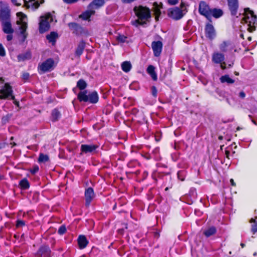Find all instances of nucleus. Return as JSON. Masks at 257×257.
<instances>
[{"mask_svg": "<svg viewBox=\"0 0 257 257\" xmlns=\"http://www.w3.org/2000/svg\"><path fill=\"white\" fill-rule=\"evenodd\" d=\"M17 15L18 16L22 15V17L21 19L17 21V24L20 25L19 30L20 35L21 36V41L24 42L28 36V33L26 32L28 28L27 23L23 20L24 18H26V16L24 15L22 13H19L17 14Z\"/></svg>", "mask_w": 257, "mask_h": 257, "instance_id": "6", "label": "nucleus"}, {"mask_svg": "<svg viewBox=\"0 0 257 257\" xmlns=\"http://www.w3.org/2000/svg\"><path fill=\"white\" fill-rule=\"evenodd\" d=\"M228 10L232 16H237L239 8L238 0H227Z\"/></svg>", "mask_w": 257, "mask_h": 257, "instance_id": "10", "label": "nucleus"}, {"mask_svg": "<svg viewBox=\"0 0 257 257\" xmlns=\"http://www.w3.org/2000/svg\"><path fill=\"white\" fill-rule=\"evenodd\" d=\"M155 68L153 65H149L147 69V72L152 77V79L154 81L157 80V75L155 72Z\"/></svg>", "mask_w": 257, "mask_h": 257, "instance_id": "25", "label": "nucleus"}, {"mask_svg": "<svg viewBox=\"0 0 257 257\" xmlns=\"http://www.w3.org/2000/svg\"><path fill=\"white\" fill-rule=\"evenodd\" d=\"M39 171V167L37 165L34 166L30 170L31 174H35Z\"/></svg>", "mask_w": 257, "mask_h": 257, "instance_id": "43", "label": "nucleus"}, {"mask_svg": "<svg viewBox=\"0 0 257 257\" xmlns=\"http://www.w3.org/2000/svg\"><path fill=\"white\" fill-rule=\"evenodd\" d=\"M85 206L88 207L92 200L95 197V194L92 188L88 187L85 189Z\"/></svg>", "mask_w": 257, "mask_h": 257, "instance_id": "13", "label": "nucleus"}, {"mask_svg": "<svg viewBox=\"0 0 257 257\" xmlns=\"http://www.w3.org/2000/svg\"><path fill=\"white\" fill-rule=\"evenodd\" d=\"M142 156H143L144 158H145L147 160L151 159L150 155L149 154H146L145 155H142Z\"/></svg>", "mask_w": 257, "mask_h": 257, "instance_id": "50", "label": "nucleus"}, {"mask_svg": "<svg viewBox=\"0 0 257 257\" xmlns=\"http://www.w3.org/2000/svg\"><path fill=\"white\" fill-rule=\"evenodd\" d=\"M220 81L222 83H226L228 84H232L234 82V80L231 78L228 75H224L219 78Z\"/></svg>", "mask_w": 257, "mask_h": 257, "instance_id": "28", "label": "nucleus"}, {"mask_svg": "<svg viewBox=\"0 0 257 257\" xmlns=\"http://www.w3.org/2000/svg\"><path fill=\"white\" fill-rule=\"evenodd\" d=\"M85 43L83 41H81L80 42L79 44L78 45L75 52V56L77 57L78 58H79L80 56L82 55V54L83 52V51L85 49Z\"/></svg>", "mask_w": 257, "mask_h": 257, "instance_id": "23", "label": "nucleus"}, {"mask_svg": "<svg viewBox=\"0 0 257 257\" xmlns=\"http://www.w3.org/2000/svg\"><path fill=\"white\" fill-rule=\"evenodd\" d=\"M68 26L72 33L76 35L82 34L84 32L82 27L76 23H69L68 24Z\"/></svg>", "mask_w": 257, "mask_h": 257, "instance_id": "14", "label": "nucleus"}, {"mask_svg": "<svg viewBox=\"0 0 257 257\" xmlns=\"http://www.w3.org/2000/svg\"><path fill=\"white\" fill-rule=\"evenodd\" d=\"M115 206H116V205H115L113 207V209H114V208H115Z\"/></svg>", "mask_w": 257, "mask_h": 257, "instance_id": "64", "label": "nucleus"}, {"mask_svg": "<svg viewBox=\"0 0 257 257\" xmlns=\"http://www.w3.org/2000/svg\"><path fill=\"white\" fill-rule=\"evenodd\" d=\"M0 80L2 81V83H3V82H4V80L3 79V78H0Z\"/></svg>", "mask_w": 257, "mask_h": 257, "instance_id": "60", "label": "nucleus"}, {"mask_svg": "<svg viewBox=\"0 0 257 257\" xmlns=\"http://www.w3.org/2000/svg\"><path fill=\"white\" fill-rule=\"evenodd\" d=\"M250 222L251 223H253V224L251 225V231L253 233V234H254L255 232H257V221H255V219L251 218L250 219Z\"/></svg>", "mask_w": 257, "mask_h": 257, "instance_id": "36", "label": "nucleus"}, {"mask_svg": "<svg viewBox=\"0 0 257 257\" xmlns=\"http://www.w3.org/2000/svg\"><path fill=\"white\" fill-rule=\"evenodd\" d=\"M11 144L13 145V146H16V144L15 143H11Z\"/></svg>", "mask_w": 257, "mask_h": 257, "instance_id": "58", "label": "nucleus"}, {"mask_svg": "<svg viewBox=\"0 0 257 257\" xmlns=\"http://www.w3.org/2000/svg\"><path fill=\"white\" fill-rule=\"evenodd\" d=\"M30 77V74L28 72H24L23 73L22 78L23 80H24L25 81H27Z\"/></svg>", "mask_w": 257, "mask_h": 257, "instance_id": "42", "label": "nucleus"}, {"mask_svg": "<svg viewBox=\"0 0 257 257\" xmlns=\"http://www.w3.org/2000/svg\"><path fill=\"white\" fill-rule=\"evenodd\" d=\"M179 0H168V2L172 5H174L178 2Z\"/></svg>", "mask_w": 257, "mask_h": 257, "instance_id": "49", "label": "nucleus"}, {"mask_svg": "<svg viewBox=\"0 0 257 257\" xmlns=\"http://www.w3.org/2000/svg\"><path fill=\"white\" fill-rule=\"evenodd\" d=\"M230 182L231 183V185L233 186H235V182H234V180L232 179H231L230 180Z\"/></svg>", "mask_w": 257, "mask_h": 257, "instance_id": "54", "label": "nucleus"}, {"mask_svg": "<svg viewBox=\"0 0 257 257\" xmlns=\"http://www.w3.org/2000/svg\"><path fill=\"white\" fill-rule=\"evenodd\" d=\"M223 15V11L220 9L213 8L211 9L210 13V18L208 20L211 22V17H213L215 19L219 18L222 17Z\"/></svg>", "mask_w": 257, "mask_h": 257, "instance_id": "19", "label": "nucleus"}, {"mask_svg": "<svg viewBox=\"0 0 257 257\" xmlns=\"http://www.w3.org/2000/svg\"><path fill=\"white\" fill-rule=\"evenodd\" d=\"M248 40L249 41H251V37H248Z\"/></svg>", "mask_w": 257, "mask_h": 257, "instance_id": "62", "label": "nucleus"}, {"mask_svg": "<svg viewBox=\"0 0 257 257\" xmlns=\"http://www.w3.org/2000/svg\"><path fill=\"white\" fill-rule=\"evenodd\" d=\"M0 56L2 57L6 56L5 50L2 44H0Z\"/></svg>", "mask_w": 257, "mask_h": 257, "instance_id": "41", "label": "nucleus"}, {"mask_svg": "<svg viewBox=\"0 0 257 257\" xmlns=\"http://www.w3.org/2000/svg\"><path fill=\"white\" fill-rule=\"evenodd\" d=\"M152 94L155 97L157 96V89L154 86L152 87Z\"/></svg>", "mask_w": 257, "mask_h": 257, "instance_id": "44", "label": "nucleus"}, {"mask_svg": "<svg viewBox=\"0 0 257 257\" xmlns=\"http://www.w3.org/2000/svg\"><path fill=\"white\" fill-rule=\"evenodd\" d=\"M31 3L32 7L35 9H37L40 6V3L43 4L44 0H30Z\"/></svg>", "mask_w": 257, "mask_h": 257, "instance_id": "33", "label": "nucleus"}, {"mask_svg": "<svg viewBox=\"0 0 257 257\" xmlns=\"http://www.w3.org/2000/svg\"><path fill=\"white\" fill-rule=\"evenodd\" d=\"M0 22L3 32L7 34V41H11L14 29L12 27L11 10L7 6H4L0 9Z\"/></svg>", "mask_w": 257, "mask_h": 257, "instance_id": "1", "label": "nucleus"}, {"mask_svg": "<svg viewBox=\"0 0 257 257\" xmlns=\"http://www.w3.org/2000/svg\"><path fill=\"white\" fill-rule=\"evenodd\" d=\"M87 92L86 90H84L78 93L77 98L79 101L91 103H96L98 102L99 97L96 91H94L88 94H87Z\"/></svg>", "mask_w": 257, "mask_h": 257, "instance_id": "3", "label": "nucleus"}, {"mask_svg": "<svg viewBox=\"0 0 257 257\" xmlns=\"http://www.w3.org/2000/svg\"><path fill=\"white\" fill-rule=\"evenodd\" d=\"M220 68L222 70H225L226 68H227V67L226 66V63L224 61H223V62H221V63H220Z\"/></svg>", "mask_w": 257, "mask_h": 257, "instance_id": "48", "label": "nucleus"}, {"mask_svg": "<svg viewBox=\"0 0 257 257\" xmlns=\"http://www.w3.org/2000/svg\"><path fill=\"white\" fill-rule=\"evenodd\" d=\"M61 116L60 112L56 108L54 109L51 112V120L53 121H57Z\"/></svg>", "mask_w": 257, "mask_h": 257, "instance_id": "29", "label": "nucleus"}, {"mask_svg": "<svg viewBox=\"0 0 257 257\" xmlns=\"http://www.w3.org/2000/svg\"><path fill=\"white\" fill-rule=\"evenodd\" d=\"M220 50L222 52H226L228 50L231 51L233 49L232 45L230 41H223L219 46Z\"/></svg>", "mask_w": 257, "mask_h": 257, "instance_id": "21", "label": "nucleus"}, {"mask_svg": "<svg viewBox=\"0 0 257 257\" xmlns=\"http://www.w3.org/2000/svg\"><path fill=\"white\" fill-rule=\"evenodd\" d=\"M87 86L86 82L83 79H80L77 83V87L81 90H84Z\"/></svg>", "mask_w": 257, "mask_h": 257, "instance_id": "35", "label": "nucleus"}, {"mask_svg": "<svg viewBox=\"0 0 257 257\" xmlns=\"http://www.w3.org/2000/svg\"><path fill=\"white\" fill-rule=\"evenodd\" d=\"M186 174V172L184 170H180L178 171L177 174L178 179L182 181H184L185 180Z\"/></svg>", "mask_w": 257, "mask_h": 257, "instance_id": "37", "label": "nucleus"}, {"mask_svg": "<svg viewBox=\"0 0 257 257\" xmlns=\"http://www.w3.org/2000/svg\"><path fill=\"white\" fill-rule=\"evenodd\" d=\"M95 12L92 9L88 7V10L82 13L80 16L79 18L83 20H88L90 17L95 14Z\"/></svg>", "mask_w": 257, "mask_h": 257, "instance_id": "22", "label": "nucleus"}, {"mask_svg": "<svg viewBox=\"0 0 257 257\" xmlns=\"http://www.w3.org/2000/svg\"><path fill=\"white\" fill-rule=\"evenodd\" d=\"M241 23L246 24L248 27L247 30L252 32L255 29V25H257V17L253 11H250L249 8H245Z\"/></svg>", "mask_w": 257, "mask_h": 257, "instance_id": "2", "label": "nucleus"}, {"mask_svg": "<svg viewBox=\"0 0 257 257\" xmlns=\"http://www.w3.org/2000/svg\"><path fill=\"white\" fill-rule=\"evenodd\" d=\"M36 257H51V250L47 245H42L35 254Z\"/></svg>", "mask_w": 257, "mask_h": 257, "instance_id": "11", "label": "nucleus"}, {"mask_svg": "<svg viewBox=\"0 0 257 257\" xmlns=\"http://www.w3.org/2000/svg\"><path fill=\"white\" fill-rule=\"evenodd\" d=\"M132 24L133 25L136 27H138L139 25L142 24L139 20H136L135 21H132Z\"/></svg>", "mask_w": 257, "mask_h": 257, "instance_id": "45", "label": "nucleus"}, {"mask_svg": "<svg viewBox=\"0 0 257 257\" xmlns=\"http://www.w3.org/2000/svg\"><path fill=\"white\" fill-rule=\"evenodd\" d=\"M233 62H232V63H230V64H229L228 65V66H227V68H230V67H231L233 66Z\"/></svg>", "mask_w": 257, "mask_h": 257, "instance_id": "55", "label": "nucleus"}, {"mask_svg": "<svg viewBox=\"0 0 257 257\" xmlns=\"http://www.w3.org/2000/svg\"><path fill=\"white\" fill-rule=\"evenodd\" d=\"M235 74L236 75H239V73H238V72H235Z\"/></svg>", "mask_w": 257, "mask_h": 257, "instance_id": "61", "label": "nucleus"}, {"mask_svg": "<svg viewBox=\"0 0 257 257\" xmlns=\"http://www.w3.org/2000/svg\"><path fill=\"white\" fill-rule=\"evenodd\" d=\"M4 178V176L0 174V181L3 180Z\"/></svg>", "mask_w": 257, "mask_h": 257, "instance_id": "56", "label": "nucleus"}, {"mask_svg": "<svg viewBox=\"0 0 257 257\" xmlns=\"http://www.w3.org/2000/svg\"><path fill=\"white\" fill-rule=\"evenodd\" d=\"M66 231V227L64 225H61L58 231V232L59 234L62 235L64 234Z\"/></svg>", "mask_w": 257, "mask_h": 257, "instance_id": "39", "label": "nucleus"}, {"mask_svg": "<svg viewBox=\"0 0 257 257\" xmlns=\"http://www.w3.org/2000/svg\"><path fill=\"white\" fill-rule=\"evenodd\" d=\"M245 96H246V94H245V92L243 91H240L238 94V96L242 99L244 98Z\"/></svg>", "mask_w": 257, "mask_h": 257, "instance_id": "47", "label": "nucleus"}, {"mask_svg": "<svg viewBox=\"0 0 257 257\" xmlns=\"http://www.w3.org/2000/svg\"><path fill=\"white\" fill-rule=\"evenodd\" d=\"M121 67L124 72L127 73L131 70L132 66L130 62L124 61L122 63Z\"/></svg>", "mask_w": 257, "mask_h": 257, "instance_id": "30", "label": "nucleus"}, {"mask_svg": "<svg viewBox=\"0 0 257 257\" xmlns=\"http://www.w3.org/2000/svg\"><path fill=\"white\" fill-rule=\"evenodd\" d=\"M12 2L15 5L19 6L21 5V4L17 3V0H11Z\"/></svg>", "mask_w": 257, "mask_h": 257, "instance_id": "52", "label": "nucleus"}, {"mask_svg": "<svg viewBox=\"0 0 257 257\" xmlns=\"http://www.w3.org/2000/svg\"><path fill=\"white\" fill-rule=\"evenodd\" d=\"M16 225L17 228L22 227L25 225V221L22 220L18 219L17 220Z\"/></svg>", "mask_w": 257, "mask_h": 257, "instance_id": "38", "label": "nucleus"}, {"mask_svg": "<svg viewBox=\"0 0 257 257\" xmlns=\"http://www.w3.org/2000/svg\"><path fill=\"white\" fill-rule=\"evenodd\" d=\"M252 121L254 123H255V121H254L253 120H252Z\"/></svg>", "mask_w": 257, "mask_h": 257, "instance_id": "63", "label": "nucleus"}, {"mask_svg": "<svg viewBox=\"0 0 257 257\" xmlns=\"http://www.w3.org/2000/svg\"><path fill=\"white\" fill-rule=\"evenodd\" d=\"M55 67L54 60L52 58H48L42 63L39 64L38 71L40 74H43L53 70Z\"/></svg>", "mask_w": 257, "mask_h": 257, "instance_id": "5", "label": "nucleus"}, {"mask_svg": "<svg viewBox=\"0 0 257 257\" xmlns=\"http://www.w3.org/2000/svg\"><path fill=\"white\" fill-rule=\"evenodd\" d=\"M32 55L30 51H27L25 53L19 54L18 57L19 62L24 61L26 60H29L31 58Z\"/></svg>", "mask_w": 257, "mask_h": 257, "instance_id": "26", "label": "nucleus"}, {"mask_svg": "<svg viewBox=\"0 0 257 257\" xmlns=\"http://www.w3.org/2000/svg\"><path fill=\"white\" fill-rule=\"evenodd\" d=\"M211 9L205 1H201L199 4L198 11L199 14L204 16L207 20L210 18Z\"/></svg>", "mask_w": 257, "mask_h": 257, "instance_id": "9", "label": "nucleus"}, {"mask_svg": "<svg viewBox=\"0 0 257 257\" xmlns=\"http://www.w3.org/2000/svg\"><path fill=\"white\" fill-rule=\"evenodd\" d=\"M13 89L12 86L8 83H6L0 89V99H15V96L13 94Z\"/></svg>", "mask_w": 257, "mask_h": 257, "instance_id": "7", "label": "nucleus"}, {"mask_svg": "<svg viewBox=\"0 0 257 257\" xmlns=\"http://www.w3.org/2000/svg\"><path fill=\"white\" fill-rule=\"evenodd\" d=\"M6 143H0V150L6 147Z\"/></svg>", "mask_w": 257, "mask_h": 257, "instance_id": "51", "label": "nucleus"}, {"mask_svg": "<svg viewBox=\"0 0 257 257\" xmlns=\"http://www.w3.org/2000/svg\"><path fill=\"white\" fill-rule=\"evenodd\" d=\"M216 232V229L214 226H211L206 229L203 231V234L207 237H208Z\"/></svg>", "mask_w": 257, "mask_h": 257, "instance_id": "27", "label": "nucleus"}, {"mask_svg": "<svg viewBox=\"0 0 257 257\" xmlns=\"http://www.w3.org/2000/svg\"><path fill=\"white\" fill-rule=\"evenodd\" d=\"M225 154L226 156V157L229 159V156L230 154V152L228 150H225Z\"/></svg>", "mask_w": 257, "mask_h": 257, "instance_id": "53", "label": "nucleus"}, {"mask_svg": "<svg viewBox=\"0 0 257 257\" xmlns=\"http://www.w3.org/2000/svg\"><path fill=\"white\" fill-rule=\"evenodd\" d=\"M134 11L137 17L141 20H147L151 18L150 9L143 6L135 7Z\"/></svg>", "mask_w": 257, "mask_h": 257, "instance_id": "8", "label": "nucleus"}, {"mask_svg": "<svg viewBox=\"0 0 257 257\" xmlns=\"http://www.w3.org/2000/svg\"><path fill=\"white\" fill-rule=\"evenodd\" d=\"M105 4V0H93L88 5V8L93 10L98 9Z\"/></svg>", "mask_w": 257, "mask_h": 257, "instance_id": "20", "label": "nucleus"}, {"mask_svg": "<svg viewBox=\"0 0 257 257\" xmlns=\"http://www.w3.org/2000/svg\"><path fill=\"white\" fill-rule=\"evenodd\" d=\"M19 185L21 188L23 189H28L30 187L29 183L28 180L26 178L22 179L20 181Z\"/></svg>", "mask_w": 257, "mask_h": 257, "instance_id": "32", "label": "nucleus"}, {"mask_svg": "<svg viewBox=\"0 0 257 257\" xmlns=\"http://www.w3.org/2000/svg\"><path fill=\"white\" fill-rule=\"evenodd\" d=\"M58 37V34L57 33L54 32H52L50 34L46 36L47 39L50 42H55L56 41V39Z\"/></svg>", "mask_w": 257, "mask_h": 257, "instance_id": "31", "label": "nucleus"}, {"mask_svg": "<svg viewBox=\"0 0 257 257\" xmlns=\"http://www.w3.org/2000/svg\"><path fill=\"white\" fill-rule=\"evenodd\" d=\"M63 1L66 4H71L76 3L78 0H63Z\"/></svg>", "mask_w": 257, "mask_h": 257, "instance_id": "46", "label": "nucleus"}, {"mask_svg": "<svg viewBox=\"0 0 257 257\" xmlns=\"http://www.w3.org/2000/svg\"><path fill=\"white\" fill-rule=\"evenodd\" d=\"M98 148L96 145H81V151L84 154L91 153Z\"/></svg>", "mask_w": 257, "mask_h": 257, "instance_id": "17", "label": "nucleus"}, {"mask_svg": "<svg viewBox=\"0 0 257 257\" xmlns=\"http://www.w3.org/2000/svg\"><path fill=\"white\" fill-rule=\"evenodd\" d=\"M240 245L243 248L245 246V244L244 243H240Z\"/></svg>", "mask_w": 257, "mask_h": 257, "instance_id": "57", "label": "nucleus"}, {"mask_svg": "<svg viewBox=\"0 0 257 257\" xmlns=\"http://www.w3.org/2000/svg\"><path fill=\"white\" fill-rule=\"evenodd\" d=\"M77 240L79 247L80 249H83L86 247L88 243V241L86 239V237L83 235H80L78 237Z\"/></svg>", "mask_w": 257, "mask_h": 257, "instance_id": "24", "label": "nucleus"}, {"mask_svg": "<svg viewBox=\"0 0 257 257\" xmlns=\"http://www.w3.org/2000/svg\"><path fill=\"white\" fill-rule=\"evenodd\" d=\"M205 33L206 38L212 40L216 37V31L213 26L210 23H207L205 27Z\"/></svg>", "mask_w": 257, "mask_h": 257, "instance_id": "12", "label": "nucleus"}, {"mask_svg": "<svg viewBox=\"0 0 257 257\" xmlns=\"http://www.w3.org/2000/svg\"><path fill=\"white\" fill-rule=\"evenodd\" d=\"M222 139H223V137L222 136H219V140H222Z\"/></svg>", "mask_w": 257, "mask_h": 257, "instance_id": "59", "label": "nucleus"}, {"mask_svg": "<svg viewBox=\"0 0 257 257\" xmlns=\"http://www.w3.org/2000/svg\"><path fill=\"white\" fill-rule=\"evenodd\" d=\"M126 39H127V37L124 36V35H120L117 37V40L119 42H121V43H124L126 41Z\"/></svg>", "mask_w": 257, "mask_h": 257, "instance_id": "40", "label": "nucleus"}, {"mask_svg": "<svg viewBox=\"0 0 257 257\" xmlns=\"http://www.w3.org/2000/svg\"><path fill=\"white\" fill-rule=\"evenodd\" d=\"M170 17L175 20H179L183 17L182 11L178 7L172 9L168 13Z\"/></svg>", "mask_w": 257, "mask_h": 257, "instance_id": "16", "label": "nucleus"}, {"mask_svg": "<svg viewBox=\"0 0 257 257\" xmlns=\"http://www.w3.org/2000/svg\"><path fill=\"white\" fill-rule=\"evenodd\" d=\"M49 160V158L48 155L44 154L43 153H41L39 155V157L38 158V162L39 163H46L48 162Z\"/></svg>", "mask_w": 257, "mask_h": 257, "instance_id": "34", "label": "nucleus"}, {"mask_svg": "<svg viewBox=\"0 0 257 257\" xmlns=\"http://www.w3.org/2000/svg\"><path fill=\"white\" fill-rule=\"evenodd\" d=\"M152 48L154 54L156 57H159L162 52L163 43L160 41H153L152 43Z\"/></svg>", "mask_w": 257, "mask_h": 257, "instance_id": "15", "label": "nucleus"}, {"mask_svg": "<svg viewBox=\"0 0 257 257\" xmlns=\"http://www.w3.org/2000/svg\"><path fill=\"white\" fill-rule=\"evenodd\" d=\"M225 59L224 55L220 52H214L212 56V61L215 64H220Z\"/></svg>", "mask_w": 257, "mask_h": 257, "instance_id": "18", "label": "nucleus"}, {"mask_svg": "<svg viewBox=\"0 0 257 257\" xmlns=\"http://www.w3.org/2000/svg\"><path fill=\"white\" fill-rule=\"evenodd\" d=\"M52 16L48 13L45 16L40 17L39 22V31L40 33L43 34L48 31L50 29V23L53 21Z\"/></svg>", "mask_w": 257, "mask_h": 257, "instance_id": "4", "label": "nucleus"}]
</instances>
